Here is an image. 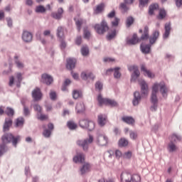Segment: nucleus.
I'll use <instances>...</instances> for the list:
<instances>
[{"label":"nucleus","instance_id":"1","mask_svg":"<svg viewBox=\"0 0 182 182\" xmlns=\"http://www.w3.org/2000/svg\"><path fill=\"white\" fill-rule=\"evenodd\" d=\"M170 88L167 86L164 81H161L159 82H154L152 85V91L151 95V112H156L159 106V98H157V93L160 91V93L164 99H166L168 96V92Z\"/></svg>","mask_w":182,"mask_h":182},{"label":"nucleus","instance_id":"2","mask_svg":"<svg viewBox=\"0 0 182 182\" xmlns=\"http://www.w3.org/2000/svg\"><path fill=\"white\" fill-rule=\"evenodd\" d=\"M1 140L5 144L11 143L12 146L16 148L18 147V143H20L22 140V136L21 135L15 136L12 133H6L2 136Z\"/></svg>","mask_w":182,"mask_h":182},{"label":"nucleus","instance_id":"3","mask_svg":"<svg viewBox=\"0 0 182 182\" xmlns=\"http://www.w3.org/2000/svg\"><path fill=\"white\" fill-rule=\"evenodd\" d=\"M159 36L160 32H159V31H154L152 35L149 36V26H146L144 28V33L141 36V40L147 41V39H149V45L151 46L152 45H154L156 42H157V39H159Z\"/></svg>","mask_w":182,"mask_h":182},{"label":"nucleus","instance_id":"4","mask_svg":"<svg viewBox=\"0 0 182 182\" xmlns=\"http://www.w3.org/2000/svg\"><path fill=\"white\" fill-rule=\"evenodd\" d=\"M22 76V73H16L14 76L9 77V86H10V87H14V86L21 87V83L22 82V79H23V77Z\"/></svg>","mask_w":182,"mask_h":182},{"label":"nucleus","instance_id":"5","mask_svg":"<svg viewBox=\"0 0 182 182\" xmlns=\"http://www.w3.org/2000/svg\"><path fill=\"white\" fill-rule=\"evenodd\" d=\"M141 178L137 174L132 175L129 173L123 172L121 174V182H140Z\"/></svg>","mask_w":182,"mask_h":182},{"label":"nucleus","instance_id":"6","mask_svg":"<svg viewBox=\"0 0 182 182\" xmlns=\"http://www.w3.org/2000/svg\"><path fill=\"white\" fill-rule=\"evenodd\" d=\"M93 143V136L89 135V137L85 139H77L76 144L78 147H82L83 151H87L89 150V144Z\"/></svg>","mask_w":182,"mask_h":182},{"label":"nucleus","instance_id":"7","mask_svg":"<svg viewBox=\"0 0 182 182\" xmlns=\"http://www.w3.org/2000/svg\"><path fill=\"white\" fill-rule=\"evenodd\" d=\"M94 29L98 35H103L109 31V26H107L106 21L102 20L100 24H95L94 26Z\"/></svg>","mask_w":182,"mask_h":182},{"label":"nucleus","instance_id":"8","mask_svg":"<svg viewBox=\"0 0 182 182\" xmlns=\"http://www.w3.org/2000/svg\"><path fill=\"white\" fill-rule=\"evenodd\" d=\"M97 102L100 106L103 105H108L109 106H117V102L114 100H110L107 98H103L102 94H99L97 96Z\"/></svg>","mask_w":182,"mask_h":182},{"label":"nucleus","instance_id":"9","mask_svg":"<svg viewBox=\"0 0 182 182\" xmlns=\"http://www.w3.org/2000/svg\"><path fill=\"white\" fill-rule=\"evenodd\" d=\"M93 141L97 146H106L107 144L108 139L105 134H97L95 138H93Z\"/></svg>","mask_w":182,"mask_h":182},{"label":"nucleus","instance_id":"10","mask_svg":"<svg viewBox=\"0 0 182 182\" xmlns=\"http://www.w3.org/2000/svg\"><path fill=\"white\" fill-rule=\"evenodd\" d=\"M138 83L141 87V93L142 97H146L149 95V85L144 80H138Z\"/></svg>","mask_w":182,"mask_h":182},{"label":"nucleus","instance_id":"11","mask_svg":"<svg viewBox=\"0 0 182 182\" xmlns=\"http://www.w3.org/2000/svg\"><path fill=\"white\" fill-rule=\"evenodd\" d=\"M63 8L60 7L58 9L57 11L53 12L51 14V16L52 18H53L54 19H56L57 21H60V19H62V18H63Z\"/></svg>","mask_w":182,"mask_h":182},{"label":"nucleus","instance_id":"12","mask_svg":"<svg viewBox=\"0 0 182 182\" xmlns=\"http://www.w3.org/2000/svg\"><path fill=\"white\" fill-rule=\"evenodd\" d=\"M42 92H41V89L36 87L32 91V97L33 100L38 102L42 99Z\"/></svg>","mask_w":182,"mask_h":182},{"label":"nucleus","instance_id":"13","mask_svg":"<svg viewBox=\"0 0 182 182\" xmlns=\"http://www.w3.org/2000/svg\"><path fill=\"white\" fill-rule=\"evenodd\" d=\"M41 82L49 86V85H52L53 82V77L50 75L44 73L41 76Z\"/></svg>","mask_w":182,"mask_h":182},{"label":"nucleus","instance_id":"14","mask_svg":"<svg viewBox=\"0 0 182 182\" xmlns=\"http://www.w3.org/2000/svg\"><path fill=\"white\" fill-rule=\"evenodd\" d=\"M33 38V36L32 35V33L24 31L22 33V40L23 42H26V43H29V42H32V39Z\"/></svg>","mask_w":182,"mask_h":182},{"label":"nucleus","instance_id":"15","mask_svg":"<svg viewBox=\"0 0 182 182\" xmlns=\"http://www.w3.org/2000/svg\"><path fill=\"white\" fill-rule=\"evenodd\" d=\"M140 41H141V38H137V34H133L131 38H127L126 39L127 45H136L139 43Z\"/></svg>","mask_w":182,"mask_h":182},{"label":"nucleus","instance_id":"16","mask_svg":"<svg viewBox=\"0 0 182 182\" xmlns=\"http://www.w3.org/2000/svg\"><path fill=\"white\" fill-rule=\"evenodd\" d=\"M97 123L100 127H103L107 123V117L105 114H100L98 115Z\"/></svg>","mask_w":182,"mask_h":182},{"label":"nucleus","instance_id":"17","mask_svg":"<svg viewBox=\"0 0 182 182\" xmlns=\"http://www.w3.org/2000/svg\"><path fill=\"white\" fill-rule=\"evenodd\" d=\"M81 78H82L83 80H87L90 79L91 80H95V75L92 72L90 71H84L81 73Z\"/></svg>","mask_w":182,"mask_h":182},{"label":"nucleus","instance_id":"18","mask_svg":"<svg viewBox=\"0 0 182 182\" xmlns=\"http://www.w3.org/2000/svg\"><path fill=\"white\" fill-rule=\"evenodd\" d=\"M141 101V95L139 92L136 91L134 93V99L132 100V105L134 106H139V103Z\"/></svg>","mask_w":182,"mask_h":182},{"label":"nucleus","instance_id":"19","mask_svg":"<svg viewBox=\"0 0 182 182\" xmlns=\"http://www.w3.org/2000/svg\"><path fill=\"white\" fill-rule=\"evenodd\" d=\"M48 129H44L43 132V136H44V137H46V139L50 137V135L52 134V131L53 129V124L50 123L48 124Z\"/></svg>","mask_w":182,"mask_h":182},{"label":"nucleus","instance_id":"20","mask_svg":"<svg viewBox=\"0 0 182 182\" xmlns=\"http://www.w3.org/2000/svg\"><path fill=\"white\" fill-rule=\"evenodd\" d=\"M165 31L163 34L164 39H168L170 36V32H171V24L170 23H166L164 27Z\"/></svg>","mask_w":182,"mask_h":182},{"label":"nucleus","instance_id":"21","mask_svg":"<svg viewBox=\"0 0 182 182\" xmlns=\"http://www.w3.org/2000/svg\"><path fill=\"white\" fill-rule=\"evenodd\" d=\"M141 70L143 72L144 76H147V77H149V79H153L155 76L154 73H153L149 70H147V68H146V66L143 65L141 66Z\"/></svg>","mask_w":182,"mask_h":182},{"label":"nucleus","instance_id":"22","mask_svg":"<svg viewBox=\"0 0 182 182\" xmlns=\"http://www.w3.org/2000/svg\"><path fill=\"white\" fill-rule=\"evenodd\" d=\"M167 150H168V153H176V151L177 150H178V146H177V145H176V144H174V142L170 141L168 144Z\"/></svg>","mask_w":182,"mask_h":182},{"label":"nucleus","instance_id":"23","mask_svg":"<svg viewBox=\"0 0 182 182\" xmlns=\"http://www.w3.org/2000/svg\"><path fill=\"white\" fill-rule=\"evenodd\" d=\"M76 65V59L75 58H68L67 60V69L72 70V69H75V66Z\"/></svg>","mask_w":182,"mask_h":182},{"label":"nucleus","instance_id":"24","mask_svg":"<svg viewBox=\"0 0 182 182\" xmlns=\"http://www.w3.org/2000/svg\"><path fill=\"white\" fill-rule=\"evenodd\" d=\"M57 36L60 39V41H63V39H65V28L63 27H58Z\"/></svg>","mask_w":182,"mask_h":182},{"label":"nucleus","instance_id":"25","mask_svg":"<svg viewBox=\"0 0 182 182\" xmlns=\"http://www.w3.org/2000/svg\"><path fill=\"white\" fill-rule=\"evenodd\" d=\"M73 161L74 163H83L85 161V155L82 153L77 154L73 157Z\"/></svg>","mask_w":182,"mask_h":182},{"label":"nucleus","instance_id":"26","mask_svg":"<svg viewBox=\"0 0 182 182\" xmlns=\"http://www.w3.org/2000/svg\"><path fill=\"white\" fill-rule=\"evenodd\" d=\"M25 124V119L21 117L16 119L15 121V127L18 129H22L23 127V124Z\"/></svg>","mask_w":182,"mask_h":182},{"label":"nucleus","instance_id":"27","mask_svg":"<svg viewBox=\"0 0 182 182\" xmlns=\"http://www.w3.org/2000/svg\"><path fill=\"white\" fill-rule=\"evenodd\" d=\"M12 126V119L11 118H6L4 124V132H8L9 130V127Z\"/></svg>","mask_w":182,"mask_h":182},{"label":"nucleus","instance_id":"28","mask_svg":"<svg viewBox=\"0 0 182 182\" xmlns=\"http://www.w3.org/2000/svg\"><path fill=\"white\" fill-rule=\"evenodd\" d=\"M151 49V45L141 44V50L142 53H145V55H147V53H150Z\"/></svg>","mask_w":182,"mask_h":182},{"label":"nucleus","instance_id":"29","mask_svg":"<svg viewBox=\"0 0 182 182\" xmlns=\"http://www.w3.org/2000/svg\"><path fill=\"white\" fill-rule=\"evenodd\" d=\"M91 166L87 163L85 164L80 168V173L81 174H86V173H89L90 171Z\"/></svg>","mask_w":182,"mask_h":182},{"label":"nucleus","instance_id":"30","mask_svg":"<svg viewBox=\"0 0 182 182\" xmlns=\"http://www.w3.org/2000/svg\"><path fill=\"white\" fill-rule=\"evenodd\" d=\"M105 10V4L101 3L98 4L96 8L94 9V14L97 15L98 14H102Z\"/></svg>","mask_w":182,"mask_h":182},{"label":"nucleus","instance_id":"31","mask_svg":"<svg viewBox=\"0 0 182 182\" xmlns=\"http://www.w3.org/2000/svg\"><path fill=\"white\" fill-rule=\"evenodd\" d=\"M75 110L77 113H82V112H85V104H83L82 102H78L76 105Z\"/></svg>","mask_w":182,"mask_h":182},{"label":"nucleus","instance_id":"32","mask_svg":"<svg viewBox=\"0 0 182 182\" xmlns=\"http://www.w3.org/2000/svg\"><path fill=\"white\" fill-rule=\"evenodd\" d=\"M18 55L14 56L15 65L16 68H18V69H23V67H24L23 63H22V61L18 59Z\"/></svg>","mask_w":182,"mask_h":182},{"label":"nucleus","instance_id":"33","mask_svg":"<svg viewBox=\"0 0 182 182\" xmlns=\"http://www.w3.org/2000/svg\"><path fill=\"white\" fill-rule=\"evenodd\" d=\"M116 35H117L116 29L109 31L108 34L107 35V39L108 41H112V39H114V38H116Z\"/></svg>","mask_w":182,"mask_h":182},{"label":"nucleus","instance_id":"34","mask_svg":"<svg viewBox=\"0 0 182 182\" xmlns=\"http://www.w3.org/2000/svg\"><path fill=\"white\" fill-rule=\"evenodd\" d=\"M122 122L127 123V124H134V119L132 117H123Z\"/></svg>","mask_w":182,"mask_h":182},{"label":"nucleus","instance_id":"35","mask_svg":"<svg viewBox=\"0 0 182 182\" xmlns=\"http://www.w3.org/2000/svg\"><path fill=\"white\" fill-rule=\"evenodd\" d=\"M140 77V71L133 72L131 75V82H136Z\"/></svg>","mask_w":182,"mask_h":182},{"label":"nucleus","instance_id":"36","mask_svg":"<svg viewBox=\"0 0 182 182\" xmlns=\"http://www.w3.org/2000/svg\"><path fill=\"white\" fill-rule=\"evenodd\" d=\"M67 126L70 130H76L77 128V124H76L73 121H68L67 122Z\"/></svg>","mask_w":182,"mask_h":182},{"label":"nucleus","instance_id":"37","mask_svg":"<svg viewBox=\"0 0 182 182\" xmlns=\"http://www.w3.org/2000/svg\"><path fill=\"white\" fill-rule=\"evenodd\" d=\"M157 9H159V4H151L149 6V15H153V14H154V11H157Z\"/></svg>","mask_w":182,"mask_h":182},{"label":"nucleus","instance_id":"38","mask_svg":"<svg viewBox=\"0 0 182 182\" xmlns=\"http://www.w3.org/2000/svg\"><path fill=\"white\" fill-rule=\"evenodd\" d=\"M35 12H36V14H45V12H46V9L42 5L37 6Z\"/></svg>","mask_w":182,"mask_h":182},{"label":"nucleus","instance_id":"39","mask_svg":"<svg viewBox=\"0 0 182 182\" xmlns=\"http://www.w3.org/2000/svg\"><path fill=\"white\" fill-rule=\"evenodd\" d=\"M181 141V136L178 134H173L171 136V141L172 143H177V141Z\"/></svg>","mask_w":182,"mask_h":182},{"label":"nucleus","instance_id":"40","mask_svg":"<svg viewBox=\"0 0 182 182\" xmlns=\"http://www.w3.org/2000/svg\"><path fill=\"white\" fill-rule=\"evenodd\" d=\"M120 67H116L114 68V77L115 79H120V76H122V74L120 73Z\"/></svg>","mask_w":182,"mask_h":182},{"label":"nucleus","instance_id":"41","mask_svg":"<svg viewBox=\"0 0 182 182\" xmlns=\"http://www.w3.org/2000/svg\"><path fill=\"white\" fill-rule=\"evenodd\" d=\"M95 127H96V124H95V122L92 121H88V124H87V127L85 129H87L90 132H92L95 130Z\"/></svg>","mask_w":182,"mask_h":182},{"label":"nucleus","instance_id":"42","mask_svg":"<svg viewBox=\"0 0 182 182\" xmlns=\"http://www.w3.org/2000/svg\"><path fill=\"white\" fill-rule=\"evenodd\" d=\"M120 22V18L117 17H114L112 21H111V25L112 28H117V26H119V23Z\"/></svg>","mask_w":182,"mask_h":182},{"label":"nucleus","instance_id":"43","mask_svg":"<svg viewBox=\"0 0 182 182\" xmlns=\"http://www.w3.org/2000/svg\"><path fill=\"white\" fill-rule=\"evenodd\" d=\"M8 151V146L5 145V144H2L0 145V157L1 156H3L4 154L6 153Z\"/></svg>","mask_w":182,"mask_h":182},{"label":"nucleus","instance_id":"44","mask_svg":"<svg viewBox=\"0 0 182 182\" xmlns=\"http://www.w3.org/2000/svg\"><path fill=\"white\" fill-rule=\"evenodd\" d=\"M33 109H34L35 112H36V116L40 114L43 112V109H42L41 106L39 105L38 104H35L33 105Z\"/></svg>","mask_w":182,"mask_h":182},{"label":"nucleus","instance_id":"45","mask_svg":"<svg viewBox=\"0 0 182 182\" xmlns=\"http://www.w3.org/2000/svg\"><path fill=\"white\" fill-rule=\"evenodd\" d=\"M73 99H79V97H82V91L80 90H73Z\"/></svg>","mask_w":182,"mask_h":182},{"label":"nucleus","instance_id":"46","mask_svg":"<svg viewBox=\"0 0 182 182\" xmlns=\"http://www.w3.org/2000/svg\"><path fill=\"white\" fill-rule=\"evenodd\" d=\"M89 123V120L87 119H81L79 122V124L82 129H86L87 127V124Z\"/></svg>","mask_w":182,"mask_h":182},{"label":"nucleus","instance_id":"47","mask_svg":"<svg viewBox=\"0 0 182 182\" xmlns=\"http://www.w3.org/2000/svg\"><path fill=\"white\" fill-rule=\"evenodd\" d=\"M127 144H129V141H127V139L124 138H122L121 139H119V146H120L121 147H126Z\"/></svg>","mask_w":182,"mask_h":182},{"label":"nucleus","instance_id":"48","mask_svg":"<svg viewBox=\"0 0 182 182\" xmlns=\"http://www.w3.org/2000/svg\"><path fill=\"white\" fill-rule=\"evenodd\" d=\"M81 53L82 56H87V55H89V48L86 46H82L81 48Z\"/></svg>","mask_w":182,"mask_h":182},{"label":"nucleus","instance_id":"49","mask_svg":"<svg viewBox=\"0 0 182 182\" xmlns=\"http://www.w3.org/2000/svg\"><path fill=\"white\" fill-rule=\"evenodd\" d=\"M36 117L38 120H41V122H43V120H48V115L43 114L42 112L36 115Z\"/></svg>","mask_w":182,"mask_h":182},{"label":"nucleus","instance_id":"50","mask_svg":"<svg viewBox=\"0 0 182 182\" xmlns=\"http://www.w3.org/2000/svg\"><path fill=\"white\" fill-rule=\"evenodd\" d=\"M166 12L164 9H161L159 10V15L158 16L159 19H164L166 18Z\"/></svg>","mask_w":182,"mask_h":182},{"label":"nucleus","instance_id":"51","mask_svg":"<svg viewBox=\"0 0 182 182\" xmlns=\"http://www.w3.org/2000/svg\"><path fill=\"white\" fill-rule=\"evenodd\" d=\"M5 113H6V114H7V116H14L15 111L14 110V109L8 107H6V109L5 110Z\"/></svg>","mask_w":182,"mask_h":182},{"label":"nucleus","instance_id":"52","mask_svg":"<svg viewBox=\"0 0 182 182\" xmlns=\"http://www.w3.org/2000/svg\"><path fill=\"white\" fill-rule=\"evenodd\" d=\"M75 23H76L77 31H80V26H82V24L85 21L82 18H79L77 20L75 19Z\"/></svg>","mask_w":182,"mask_h":182},{"label":"nucleus","instance_id":"53","mask_svg":"<svg viewBox=\"0 0 182 182\" xmlns=\"http://www.w3.org/2000/svg\"><path fill=\"white\" fill-rule=\"evenodd\" d=\"M128 70L129 72H140L137 65H129L128 66Z\"/></svg>","mask_w":182,"mask_h":182},{"label":"nucleus","instance_id":"54","mask_svg":"<svg viewBox=\"0 0 182 182\" xmlns=\"http://www.w3.org/2000/svg\"><path fill=\"white\" fill-rule=\"evenodd\" d=\"M103 89V84L100 81H97L95 83V90H98V92H100Z\"/></svg>","mask_w":182,"mask_h":182},{"label":"nucleus","instance_id":"55","mask_svg":"<svg viewBox=\"0 0 182 182\" xmlns=\"http://www.w3.org/2000/svg\"><path fill=\"white\" fill-rule=\"evenodd\" d=\"M134 22V18L132 16H129L127 18V26H132Z\"/></svg>","mask_w":182,"mask_h":182},{"label":"nucleus","instance_id":"56","mask_svg":"<svg viewBox=\"0 0 182 182\" xmlns=\"http://www.w3.org/2000/svg\"><path fill=\"white\" fill-rule=\"evenodd\" d=\"M120 8L122 11V12H127L130 9L126 5V3H122L120 4Z\"/></svg>","mask_w":182,"mask_h":182},{"label":"nucleus","instance_id":"57","mask_svg":"<svg viewBox=\"0 0 182 182\" xmlns=\"http://www.w3.org/2000/svg\"><path fill=\"white\" fill-rule=\"evenodd\" d=\"M132 156H133V153L130 151L124 152V154L122 155L124 159H132Z\"/></svg>","mask_w":182,"mask_h":182},{"label":"nucleus","instance_id":"58","mask_svg":"<svg viewBox=\"0 0 182 182\" xmlns=\"http://www.w3.org/2000/svg\"><path fill=\"white\" fill-rule=\"evenodd\" d=\"M129 137L132 140H136V139H137V132H133V131H130L129 132Z\"/></svg>","mask_w":182,"mask_h":182},{"label":"nucleus","instance_id":"59","mask_svg":"<svg viewBox=\"0 0 182 182\" xmlns=\"http://www.w3.org/2000/svg\"><path fill=\"white\" fill-rule=\"evenodd\" d=\"M107 18H109V19H114V18H116V11L114 10H112L107 14Z\"/></svg>","mask_w":182,"mask_h":182},{"label":"nucleus","instance_id":"60","mask_svg":"<svg viewBox=\"0 0 182 182\" xmlns=\"http://www.w3.org/2000/svg\"><path fill=\"white\" fill-rule=\"evenodd\" d=\"M23 114L24 116H29L31 114V111H29V108L26 106L23 107Z\"/></svg>","mask_w":182,"mask_h":182},{"label":"nucleus","instance_id":"61","mask_svg":"<svg viewBox=\"0 0 182 182\" xmlns=\"http://www.w3.org/2000/svg\"><path fill=\"white\" fill-rule=\"evenodd\" d=\"M50 99H51V100H55L56 99V92L53 90H51L50 92Z\"/></svg>","mask_w":182,"mask_h":182},{"label":"nucleus","instance_id":"62","mask_svg":"<svg viewBox=\"0 0 182 182\" xmlns=\"http://www.w3.org/2000/svg\"><path fill=\"white\" fill-rule=\"evenodd\" d=\"M103 61L106 63H112V62H114V58L107 57L103 59Z\"/></svg>","mask_w":182,"mask_h":182},{"label":"nucleus","instance_id":"63","mask_svg":"<svg viewBox=\"0 0 182 182\" xmlns=\"http://www.w3.org/2000/svg\"><path fill=\"white\" fill-rule=\"evenodd\" d=\"M84 38L85 39H89L90 38V31L88 30H84Z\"/></svg>","mask_w":182,"mask_h":182},{"label":"nucleus","instance_id":"64","mask_svg":"<svg viewBox=\"0 0 182 182\" xmlns=\"http://www.w3.org/2000/svg\"><path fill=\"white\" fill-rule=\"evenodd\" d=\"M98 182H113L112 179H106L105 178H100Z\"/></svg>","mask_w":182,"mask_h":182}]
</instances>
